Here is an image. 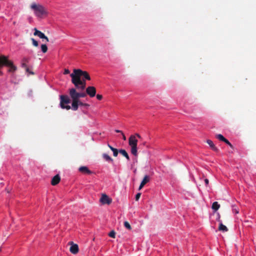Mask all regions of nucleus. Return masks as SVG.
<instances>
[{"mask_svg":"<svg viewBox=\"0 0 256 256\" xmlns=\"http://www.w3.org/2000/svg\"><path fill=\"white\" fill-rule=\"evenodd\" d=\"M34 36H38L42 39H44L46 42L49 41L48 38L42 32L38 30L36 28H34Z\"/></svg>","mask_w":256,"mask_h":256,"instance_id":"423d86ee","label":"nucleus"},{"mask_svg":"<svg viewBox=\"0 0 256 256\" xmlns=\"http://www.w3.org/2000/svg\"><path fill=\"white\" fill-rule=\"evenodd\" d=\"M31 40L32 42V44L34 46H36V47H37L38 46V42L35 40L34 38H31Z\"/></svg>","mask_w":256,"mask_h":256,"instance_id":"393cba45","label":"nucleus"},{"mask_svg":"<svg viewBox=\"0 0 256 256\" xmlns=\"http://www.w3.org/2000/svg\"><path fill=\"white\" fill-rule=\"evenodd\" d=\"M115 132H118V133L120 132V133H121V134L123 133V132H122V130H115Z\"/></svg>","mask_w":256,"mask_h":256,"instance_id":"e433bc0d","label":"nucleus"},{"mask_svg":"<svg viewBox=\"0 0 256 256\" xmlns=\"http://www.w3.org/2000/svg\"><path fill=\"white\" fill-rule=\"evenodd\" d=\"M108 146L113 152L114 156L115 157L117 156L118 155L119 150H118L116 148H113L109 144H108Z\"/></svg>","mask_w":256,"mask_h":256,"instance_id":"f3484780","label":"nucleus"},{"mask_svg":"<svg viewBox=\"0 0 256 256\" xmlns=\"http://www.w3.org/2000/svg\"><path fill=\"white\" fill-rule=\"evenodd\" d=\"M4 66L10 68L8 70L10 72H14L17 70V68L14 64L13 62L9 60L8 56L4 55H0V68H2ZM0 74H2V72L1 71H0Z\"/></svg>","mask_w":256,"mask_h":256,"instance_id":"f03ea898","label":"nucleus"},{"mask_svg":"<svg viewBox=\"0 0 256 256\" xmlns=\"http://www.w3.org/2000/svg\"><path fill=\"white\" fill-rule=\"evenodd\" d=\"M30 60V58L24 57L22 58L21 62V66L23 68L26 67L27 66V64L29 62Z\"/></svg>","mask_w":256,"mask_h":256,"instance_id":"2eb2a0df","label":"nucleus"},{"mask_svg":"<svg viewBox=\"0 0 256 256\" xmlns=\"http://www.w3.org/2000/svg\"><path fill=\"white\" fill-rule=\"evenodd\" d=\"M100 202L102 204H110L112 203V200L106 194H102L100 198Z\"/></svg>","mask_w":256,"mask_h":256,"instance_id":"0eeeda50","label":"nucleus"},{"mask_svg":"<svg viewBox=\"0 0 256 256\" xmlns=\"http://www.w3.org/2000/svg\"><path fill=\"white\" fill-rule=\"evenodd\" d=\"M96 98L98 100H101L102 98V96L100 94H97L96 95Z\"/></svg>","mask_w":256,"mask_h":256,"instance_id":"2f4dec72","label":"nucleus"},{"mask_svg":"<svg viewBox=\"0 0 256 256\" xmlns=\"http://www.w3.org/2000/svg\"><path fill=\"white\" fill-rule=\"evenodd\" d=\"M145 144H146V142H144L143 143V144H144V145H145Z\"/></svg>","mask_w":256,"mask_h":256,"instance_id":"58836bf2","label":"nucleus"},{"mask_svg":"<svg viewBox=\"0 0 256 256\" xmlns=\"http://www.w3.org/2000/svg\"><path fill=\"white\" fill-rule=\"evenodd\" d=\"M218 222H220L219 226L218 228V230L222 232H226L228 231V228H227V227L222 224V220H220V215L218 216Z\"/></svg>","mask_w":256,"mask_h":256,"instance_id":"9b49d317","label":"nucleus"},{"mask_svg":"<svg viewBox=\"0 0 256 256\" xmlns=\"http://www.w3.org/2000/svg\"><path fill=\"white\" fill-rule=\"evenodd\" d=\"M224 142L228 144L230 148H233L232 145L230 142L226 138V140H224Z\"/></svg>","mask_w":256,"mask_h":256,"instance_id":"c756f323","label":"nucleus"},{"mask_svg":"<svg viewBox=\"0 0 256 256\" xmlns=\"http://www.w3.org/2000/svg\"><path fill=\"white\" fill-rule=\"evenodd\" d=\"M60 105L62 108H65L67 110H68L70 108V106L66 105L67 104H68L70 102V100L68 96L61 95L60 96Z\"/></svg>","mask_w":256,"mask_h":256,"instance_id":"39448f33","label":"nucleus"},{"mask_svg":"<svg viewBox=\"0 0 256 256\" xmlns=\"http://www.w3.org/2000/svg\"><path fill=\"white\" fill-rule=\"evenodd\" d=\"M140 196H141V193H140V192L138 193V194H136V198H136V201L138 200H139V198H140Z\"/></svg>","mask_w":256,"mask_h":256,"instance_id":"7c9ffc66","label":"nucleus"},{"mask_svg":"<svg viewBox=\"0 0 256 256\" xmlns=\"http://www.w3.org/2000/svg\"><path fill=\"white\" fill-rule=\"evenodd\" d=\"M60 180V178L59 174H56L52 180L51 184L52 186H56L58 184Z\"/></svg>","mask_w":256,"mask_h":256,"instance_id":"4468645a","label":"nucleus"},{"mask_svg":"<svg viewBox=\"0 0 256 256\" xmlns=\"http://www.w3.org/2000/svg\"><path fill=\"white\" fill-rule=\"evenodd\" d=\"M220 207V205L218 204V202H213L212 204V210H214L215 212L218 210Z\"/></svg>","mask_w":256,"mask_h":256,"instance_id":"aec40b11","label":"nucleus"},{"mask_svg":"<svg viewBox=\"0 0 256 256\" xmlns=\"http://www.w3.org/2000/svg\"><path fill=\"white\" fill-rule=\"evenodd\" d=\"M23 68L25 69L26 72L27 73H28V74H34V72L31 71L28 66H26L25 68Z\"/></svg>","mask_w":256,"mask_h":256,"instance_id":"bb28decb","label":"nucleus"},{"mask_svg":"<svg viewBox=\"0 0 256 256\" xmlns=\"http://www.w3.org/2000/svg\"><path fill=\"white\" fill-rule=\"evenodd\" d=\"M103 158L108 162H113L112 158L110 157L108 154H102Z\"/></svg>","mask_w":256,"mask_h":256,"instance_id":"412c9836","label":"nucleus"},{"mask_svg":"<svg viewBox=\"0 0 256 256\" xmlns=\"http://www.w3.org/2000/svg\"><path fill=\"white\" fill-rule=\"evenodd\" d=\"M70 76L72 78V82L78 91L84 90L86 88V80H90V77L88 72L80 69H74Z\"/></svg>","mask_w":256,"mask_h":256,"instance_id":"f257e3e1","label":"nucleus"},{"mask_svg":"<svg viewBox=\"0 0 256 256\" xmlns=\"http://www.w3.org/2000/svg\"><path fill=\"white\" fill-rule=\"evenodd\" d=\"M122 138H123V140H126V137L125 135L124 134V133H122Z\"/></svg>","mask_w":256,"mask_h":256,"instance_id":"c9c22d12","label":"nucleus"},{"mask_svg":"<svg viewBox=\"0 0 256 256\" xmlns=\"http://www.w3.org/2000/svg\"><path fill=\"white\" fill-rule=\"evenodd\" d=\"M82 90L79 91V94H80V98H84L86 96V94H88L86 92H82Z\"/></svg>","mask_w":256,"mask_h":256,"instance_id":"a878e982","label":"nucleus"},{"mask_svg":"<svg viewBox=\"0 0 256 256\" xmlns=\"http://www.w3.org/2000/svg\"><path fill=\"white\" fill-rule=\"evenodd\" d=\"M108 236L111 237V238H115V236H116V232L114 230H112L109 234H108Z\"/></svg>","mask_w":256,"mask_h":256,"instance_id":"cd10ccee","label":"nucleus"},{"mask_svg":"<svg viewBox=\"0 0 256 256\" xmlns=\"http://www.w3.org/2000/svg\"><path fill=\"white\" fill-rule=\"evenodd\" d=\"M76 90L78 89L76 87L69 90L70 96L72 100V108L75 111L78 109V102L80 100L79 92H78Z\"/></svg>","mask_w":256,"mask_h":256,"instance_id":"7ed1b4c3","label":"nucleus"},{"mask_svg":"<svg viewBox=\"0 0 256 256\" xmlns=\"http://www.w3.org/2000/svg\"><path fill=\"white\" fill-rule=\"evenodd\" d=\"M78 106H89V104H86V103H83L82 102H80V100H79V102H78Z\"/></svg>","mask_w":256,"mask_h":256,"instance_id":"c85d7f7f","label":"nucleus"},{"mask_svg":"<svg viewBox=\"0 0 256 256\" xmlns=\"http://www.w3.org/2000/svg\"><path fill=\"white\" fill-rule=\"evenodd\" d=\"M69 243L71 244L70 248V252L73 254H77L78 252V244H74L72 242H70Z\"/></svg>","mask_w":256,"mask_h":256,"instance_id":"1a4fd4ad","label":"nucleus"},{"mask_svg":"<svg viewBox=\"0 0 256 256\" xmlns=\"http://www.w3.org/2000/svg\"><path fill=\"white\" fill-rule=\"evenodd\" d=\"M86 92L90 97H94L96 94V89L94 86H90L86 88Z\"/></svg>","mask_w":256,"mask_h":256,"instance_id":"6e6552de","label":"nucleus"},{"mask_svg":"<svg viewBox=\"0 0 256 256\" xmlns=\"http://www.w3.org/2000/svg\"><path fill=\"white\" fill-rule=\"evenodd\" d=\"M233 210L235 212L236 214H238V211L236 209H234Z\"/></svg>","mask_w":256,"mask_h":256,"instance_id":"4c0bfd02","label":"nucleus"},{"mask_svg":"<svg viewBox=\"0 0 256 256\" xmlns=\"http://www.w3.org/2000/svg\"><path fill=\"white\" fill-rule=\"evenodd\" d=\"M128 144L130 146H137L138 140L136 139L135 136H130L128 139Z\"/></svg>","mask_w":256,"mask_h":256,"instance_id":"9d476101","label":"nucleus"},{"mask_svg":"<svg viewBox=\"0 0 256 256\" xmlns=\"http://www.w3.org/2000/svg\"><path fill=\"white\" fill-rule=\"evenodd\" d=\"M124 226L126 227V228L128 230H131V229H132V227H131L130 224L127 221H126L124 222Z\"/></svg>","mask_w":256,"mask_h":256,"instance_id":"b1692460","label":"nucleus"},{"mask_svg":"<svg viewBox=\"0 0 256 256\" xmlns=\"http://www.w3.org/2000/svg\"><path fill=\"white\" fill-rule=\"evenodd\" d=\"M131 148V153L134 156H138L137 146H130Z\"/></svg>","mask_w":256,"mask_h":256,"instance_id":"6ab92c4d","label":"nucleus"},{"mask_svg":"<svg viewBox=\"0 0 256 256\" xmlns=\"http://www.w3.org/2000/svg\"><path fill=\"white\" fill-rule=\"evenodd\" d=\"M70 71L68 69H65L64 70V74H70Z\"/></svg>","mask_w":256,"mask_h":256,"instance_id":"473e14b6","label":"nucleus"},{"mask_svg":"<svg viewBox=\"0 0 256 256\" xmlns=\"http://www.w3.org/2000/svg\"><path fill=\"white\" fill-rule=\"evenodd\" d=\"M216 138L219 140L224 142L226 140V138L221 134H218L216 135Z\"/></svg>","mask_w":256,"mask_h":256,"instance_id":"4be33fe9","label":"nucleus"},{"mask_svg":"<svg viewBox=\"0 0 256 256\" xmlns=\"http://www.w3.org/2000/svg\"><path fill=\"white\" fill-rule=\"evenodd\" d=\"M30 8L34 12L35 15L41 18L42 16L48 14L46 9L42 5L32 3L30 6Z\"/></svg>","mask_w":256,"mask_h":256,"instance_id":"20e7f679","label":"nucleus"},{"mask_svg":"<svg viewBox=\"0 0 256 256\" xmlns=\"http://www.w3.org/2000/svg\"><path fill=\"white\" fill-rule=\"evenodd\" d=\"M206 142L210 146L212 150L215 152L218 151V148L215 146L212 140H206Z\"/></svg>","mask_w":256,"mask_h":256,"instance_id":"dca6fc26","label":"nucleus"},{"mask_svg":"<svg viewBox=\"0 0 256 256\" xmlns=\"http://www.w3.org/2000/svg\"><path fill=\"white\" fill-rule=\"evenodd\" d=\"M204 182H205L206 186L208 185V182H209L207 178H206L204 180Z\"/></svg>","mask_w":256,"mask_h":256,"instance_id":"72a5a7b5","label":"nucleus"},{"mask_svg":"<svg viewBox=\"0 0 256 256\" xmlns=\"http://www.w3.org/2000/svg\"><path fill=\"white\" fill-rule=\"evenodd\" d=\"M41 49H42V51L44 53H46L47 52V50H48V47H47L46 44H42L41 46Z\"/></svg>","mask_w":256,"mask_h":256,"instance_id":"5701e85b","label":"nucleus"},{"mask_svg":"<svg viewBox=\"0 0 256 256\" xmlns=\"http://www.w3.org/2000/svg\"><path fill=\"white\" fill-rule=\"evenodd\" d=\"M150 176L148 175H146L140 184L138 190H140L144 187V186L150 181Z\"/></svg>","mask_w":256,"mask_h":256,"instance_id":"ddd939ff","label":"nucleus"},{"mask_svg":"<svg viewBox=\"0 0 256 256\" xmlns=\"http://www.w3.org/2000/svg\"><path fill=\"white\" fill-rule=\"evenodd\" d=\"M119 152L124 156L128 160H130L129 156L125 150L120 149L119 150Z\"/></svg>","mask_w":256,"mask_h":256,"instance_id":"a211bd4d","label":"nucleus"},{"mask_svg":"<svg viewBox=\"0 0 256 256\" xmlns=\"http://www.w3.org/2000/svg\"><path fill=\"white\" fill-rule=\"evenodd\" d=\"M78 170L82 173L88 174H90L92 172L90 170L87 166H82L79 168Z\"/></svg>","mask_w":256,"mask_h":256,"instance_id":"f8f14e48","label":"nucleus"},{"mask_svg":"<svg viewBox=\"0 0 256 256\" xmlns=\"http://www.w3.org/2000/svg\"><path fill=\"white\" fill-rule=\"evenodd\" d=\"M134 136H136V137L137 136L139 138H141V136L138 134H136Z\"/></svg>","mask_w":256,"mask_h":256,"instance_id":"f704fd0d","label":"nucleus"}]
</instances>
